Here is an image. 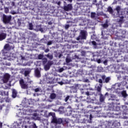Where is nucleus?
Listing matches in <instances>:
<instances>
[{"instance_id":"2eb2a0df","label":"nucleus","mask_w":128,"mask_h":128,"mask_svg":"<svg viewBox=\"0 0 128 128\" xmlns=\"http://www.w3.org/2000/svg\"><path fill=\"white\" fill-rule=\"evenodd\" d=\"M6 38V34L4 33H1L0 34V42L2 40H4Z\"/></svg>"},{"instance_id":"f03ea898","label":"nucleus","mask_w":128,"mask_h":128,"mask_svg":"<svg viewBox=\"0 0 128 128\" xmlns=\"http://www.w3.org/2000/svg\"><path fill=\"white\" fill-rule=\"evenodd\" d=\"M10 44H6L4 46V49L2 50V54L4 56V60H8L10 56Z\"/></svg>"},{"instance_id":"4468645a","label":"nucleus","mask_w":128,"mask_h":128,"mask_svg":"<svg viewBox=\"0 0 128 128\" xmlns=\"http://www.w3.org/2000/svg\"><path fill=\"white\" fill-rule=\"evenodd\" d=\"M58 112H59L60 114H64V112H66V110L64 108V107L60 106L58 109Z\"/></svg>"},{"instance_id":"72a5a7b5","label":"nucleus","mask_w":128,"mask_h":128,"mask_svg":"<svg viewBox=\"0 0 128 128\" xmlns=\"http://www.w3.org/2000/svg\"><path fill=\"white\" fill-rule=\"evenodd\" d=\"M31 128H38V126H36V124L34 123L31 126Z\"/></svg>"},{"instance_id":"20e7f679","label":"nucleus","mask_w":128,"mask_h":128,"mask_svg":"<svg viewBox=\"0 0 128 128\" xmlns=\"http://www.w3.org/2000/svg\"><path fill=\"white\" fill-rule=\"evenodd\" d=\"M100 78H100L98 80V82L100 84V86H102V83L104 84H108V82H110V77H107L104 74V75H100Z\"/></svg>"},{"instance_id":"4be33fe9","label":"nucleus","mask_w":128,"mask_h":128,"mask_svg":"<svg viewBox=\"0 0 128 128\" xmlns=\"http://www.w3.org/2000/svg\"><path fill=\"white\" fill-rule=\"evenodd\" d=\"M30 70H26L24 72V76H28L30 74Z\"/></svg>"},{"instance_id":"774afa93","label":"nucleus","mask_w":128,"mask_h":128,"mask_svg":"<svg viewBox=\"0 0 128 128\" xmlns=\"http://www.w3.org/2000/svg\"><path fill=\"white\" fill-rule=\"evenodd\" d=\"M105 0L106 2L107 0Z\"/></svg>"},{"instance_id":"2f4dec72","label":"nucleus","mask_w":128,"mask_h":128,"mask_svg":"<svg viewBox=\"0 0 128 128\" xmlns=\"http://www.w3.org/2000/svg\"><path fill=\"white\" fill-rule=\"evenodd\" d=\"M97 91L98 92H102V88H100V86H98L97 87Z\"/></svg>"},{"instance_id":"9b49d317","label":"nucleus","mask_w":128,"mask_h":128,"mask_svg":"<svg viewBox=\"0 0 128 128\" xmlns=\"http://www.w3.org/2000/svg\"><path fill=\"white\" fill-rule=\"evenodd\" d=\"M80 84H74L73 86L70 87V88L72 90H74V92H76V90L80 89Z\"/></svg>"},{"instance_id":"7ed1b4c3","label":"nucleus","mask_w":128,"mask_h":128,"mask_svg":"<svg viewBox=\"0 0 128 128\" xmlns=\"http://www.w3.org/2000/svg\"><path fill=\"white\" fill-rule=\"evenodd\" d=\"M42 64L44 66L45 70H48L50 68V66H52L54 62L51 60L48 61V58H44L42 59Z\"/></svg>"},{"instance_id":"603ef678","label":"nucleus","mask_w":128,"mask_h":128,"mask_svg":"<svg viewBox=\"0 0 128 128\" xmlns=\"http://www.w3.org/2000/svg\"><path fill=\"white\" fill-rule=\"evenodd\" d=\"M86 96H90V92H86Z\"/></svg>"},{"instance_id":"7c9ffc66","label":"nucleus","mask_w":128,"mask_h":128,"mask_svg":"<svg viewBox=\"0 0 128 128\" xmlns=\"http://www.w3.org/2000/svg\"><path fill=\"white\" fill-rule=\"evenodd\" d=\"M72 62V60L69 58H66V64H69V62Z\"/></svg>"},{"instance_id":"69168bd1","label":"nucleus","mask_w":128,"mask_h":128,"mask_svg":"<svg viewBox=\"0 0 128 128\" xmlns=\"http://www.w3.org/2000/svg\"><path fill=\"white\" fill-rule=\"evenodd\" d=\"M112 124H114V123H112Z\"/></svg>"},{"instance_id":"473e14b6","label":"nucleus","mask_w":128,"mask_h":128,"mask_svg":"<svg viewBox=\"0 0 128 128\" xmlns=\"http://www.w3.org/2000/svg\"><path fill=\"white\" fill-rule=\"evenodd\" d=\"M70 96H67L65 98V102H68V100H70Z\"/></svg>"},{"instance_id":"c756f323","label":"nucleus","mask_w":128,"mask_h":128,"mask_svg":"<svg viewBox=\"0 0 128 128\" xmlns=\"http://www.w3.org/2000/svg\"><path fill=\"white\" fill-rule=\"evenodd\" d=\"M116 10L118 14H120V6H118L116 8Z\"/></svg>"},{"instance_id":"6e6552de","label":"nucleus","mask_w":128,"mask_h":128,"mask_svg":"<svg viewBox=\"0 0 128 128\" xmlns=\"http://www.w3.org/2000/svg\"><path fill=\"white\" fill-rule=\"evenodd\" d=\"M126 34V30L122 29H120L116 32V36H118V38H120V37H122V36H124V34Z\"/></svg>"},{"instance_id":"f3484780","label":"nucleus","mask_w":128,"mask_h":128,"mask_svg":"<svg viewBox=\"0 0 128 128\" xmlns=\"http://www.w3.org/2000/svg\"><path fill=\"white\" fill-rule=\"evenodd\" d=\"M106 98V97L102 95V94H101L100 96V102H104V100Z\"/></svg>"},{"instance_id":"393cba45","label":"nucleus","mask_w":128,"mask_h":128,"mask_svg":"<svg viewBox=\"0 0 128 128\" xmlns=\"http://www.w3.org/2000/svg\"><path fill=\"white\" fill-rule=\"evenodd\" d=\"M56 78H53L52 80H50L48 83L50 84H56Z\"/></svg>"},{"instance_id":"c85d7f7f","label":"nucleus","mask_w":128,"mask_h":128,"mask_svg":"<svg viewBox=\"0 0 128 128\" xmlns=\"http://www.w3.org/2000/svg\"><path fill=\"white\" fill-rule=\"evenodd\" d=\"M38 60H43V58H44V54H40L38 56Z\"/></svg>"},{"instance_id":"e2e57ef3","label":"nucleus","mask_w":128,"mask_h":128,"mask_svg":"<svg viewBox=\"0 0 128 128\" xmlns=\"http://www.w3.org/2000/svg\"><path fill=\"white\" fill-rule=\"evenodd\" d=\"M25 128H28V126H25Z\"/></svg>"},{"instance_id":"5701e85b","label":"nucleus","mask_w":128,"mask_h":128,"mask_svg":"<svg viewBox=\"0 0 128 128\" xmlns=\"http://www.w3.org/2000/svg\"><path fill=\"white\" fill-rule=\"evenodd\" d=\"M56 98V95L54 93H52L50 95V98L51 100H54Z\"/></svg>"},{"instance_id":"c9c22d12","label":"nucleus","mask_w":128,"mask_h":128,"mask_svg":"<svg viewBox=\"0 0 128 128\" xmlns=\"http://www.w3.org/2000/svg\"><path fill=\"white\" fill-rule=\"evenodd\" d=\"M47 44L48 46H50L51 44H52V41H48L47 43Z\"/></svg>"},{"instance_id":"8fccbe9b","label":"nucleus","mask_w":128,"mask_h":128,"mask_svg":"<svg viewBox=\"0 0 128 128\" xmlns=\"http://www.w3.org/2000/svg\"><path fill=\"white\" fill-rule=\"evenodd\" d=\"M2 128V123L0 122V128Z\"/></svg>"},{"instance_id":"338daca9","label":"nucleus","mask_w":128,"mask_h":128,"mask_svg":"<svg viewBox=\"0 0 128 128\" xmlns=\"http://www.w3.org/2000/svg\"><path fill=\"white\" fill-rule=\"evenodd\" d=\"M92 4H94V2H93Z\"/></svg>"},{"instance_id":"0eeeda50","label":"nucleus","mask_w":128,"mask_h":128,"mask_svg":"<svg viewBox=\"0 0 128 128\" xmlns=\"http://www.w3.org/2000/svg\"><path fill=\"white\" fill-rule=\"evenodd\" d=\"M19 82L22 90H28V82H24V79L20 80Z\"/></svg>"},{"instance_id":"79ce46f5","label":"nucleus","mask_w":128,"mask_h":128,"mask_svg":"<svg viewBox=\"0 0 128 128\" xmlns=\"http://www.w3.org/2000/svg\"><path fill=\"white\" fill-rule=\"evenodd\" d=\"M92 108H94V110H98V108H100L98 106H94V108L92 107Z\"/></svg>"},{"instance_id":"f257e3e1","label":"nucleus","mask_w":128,"mask_h":128,"mask_svg":"<svg viewBox=\"0 0 128 128\" xmlns=\"http://www.w3.org/2000/svg\"><path fill=\"white\" fill-rule=\"evenodd\" d=\"M50 116H52V120L51 122L53 124H68L70 122V119L68 118H64L62 119V118H57L56 116V113L54 112H49L48 114V118Z\"/></svg>"},{"instance_id":"f704fd0d","label":"nucleus","mask_w":128,"mask_h":128,"mask_svg":"<svg viewBox=\"0 0 128 128\" xmlns=\"http://www.w3.org/2000/svg\"><path fill=\"white\" fill-rule=\"evenodd\" d=\"M25 104L26 105V106H27L26 107V108H28V106H30V103L29 102H25Z\"/></svg>"},{"instance_id":"09e8293b","label":"nucleus","mask_w":128,"mask_h":128,"mask_svg":"<svg viewBox=\"0 0 128 128\" xmlns=\"http://www.w3.org/2000/svg\"><path fill=\"white\" fill-rule=\"evenodd\" d=\"M95 112H100V110H95Z\"/></svg>"},{"instance_id":"412c9836","label":"nucleus","mask_w":128,"mask_h":128,"mask_svg":"<svg viewBox=\"0 0 128 128\" xmlns=\"http://www.w3.org/2000/svg\"><path fill=\"white\" fill-rule=\"evenodd\" d=\"M119 24H122L124 23V16H122L118 20Z\"/></svg>"},{"instance_id":"9d476101","label":"nucleus","mask_w":128,"mask_h":128,"mask_svg":"<svg viewBox=\"0 0 128 128\" xmlns=\"http://www.w3.org/2000/svg\"><path fill=\"white\" fill-rule=\"evenodd\" d=\"M72 4H68L66 6H64V10H66V12H68V10H72Z\"/></svg>"},{"instance_id":"bf43d9fd","label":"nucleus","mask_w":128,"mask_h":128,"mask_svg":"<svg viewBox=\"0 0 128 128\" xmlns=\"http://www.w3.org/2000/svg\"><path fill=\"white\" fill-rule=\"evenodd\" d=\"M127 14L128 15V8L127 9Z\"/></svg>"},{"instance_id":"0e129e2a","label":"nucleus","mask_w":128,"mask_h":128,"mask_svg":"<svg viewBox=\"0 0 128 128\" xmlns=\"http://www.w3.org/2000/svg\"><path fill=\"white\" fill-rule=\"evenodd\" d=\"M96 6H98V4H96Z\"/></svg>"},{"instance_id":"3c124183","label":"nucleus","mask_w":128,"mask_h":128,"mask_svg":"<svg viewBox=\"0 0 128 128\" xmlns=\"http://www.w3.org/2000/svg\"><path fill=\"white\" fill-rule=\"evenodd\" d=\"M82 56H84V54H86V52H84V51H83L82 52Z\"/></svg>"},{"instance_id":"a18cd8bd","label":"nucleus","mask_w":128,"mask_h":128,"mask_svg":"<svg viewBox=\"0 0 128 128\" xmlns=\"http://www.w3.org/2000/svg\"><path fill=\"white\" fill-rule=\"evenodd\" d=\"M48 24H49L50 26H52V22H48Z\"/></svg>"},{"instance_id":"bb28decb","label":"nucleus","mask_w":128,"mask_h":128,"mask_svg":"<svg viewBox=\"0 0 128 128\" xmlns=\"http://www.w3.org/2000/svg\"><path fill=\"white\" fill-rule=\"evenodd\" d=\"M96 14L94 12H91V18H96Z\"/></svg>"},{"instance_id":"a19ab883","label":"nucleus","mask_w":128,"mask_h":128,"mask_svg":"<svg viewBox=\"0 0 128 128\" xmlns=\"http://www.w3.org/2000/svg\"><path fill=\"white\" fill-rule=\"evenodd\" d=\"M58 84H60V86H62V84H64V82H62V81H61L58 82Z\"/></svg>"},{"instance_id":"dca6fc26","label":"nucleus","mask_w":128,"mask_h":128,"mask_svg":"<svg viewBox=\"0 0 128 128\" xmlns=\"http://www.w3.org/2000/svg\"><path fill=\"white\" fill-rule=\"evenodd\" d=\"M0 96H8V92H6V91H0Z\"/></svg>"},{"instance_id":"b1692460","label":"nucleus","mask_w":128,"mask_h":128,"mask_svg":"<svg viewBox=\"0 0 128 128\" xmlns=\"http://www.w3.org/2000/svg\"><path fill=\"white\" fill-rule=\"evenodd\" d=\"M6 97V98H4V99L5 100L6 102H10L11 100H10V98H8V96H5Z\"/></svg>"},{"instance_id":"864d4df0","label":"nucleus","mask_w":128,"mask_h":128,"mask_svg":"<svg viewBox=\"0 0 128 128\" xmlns=\"http://www.w3.org/2000/svg\"><path fill=\"white\" fill-rule=\"evenodd\" d=\"M2 106H4V105H2L0 106V110H2Z\"/></svg>"},{"instance_id":"58836bf2","label":"nucleus","mask_w":128,"mask_h":128,"mask_svg":"<svg viewBox=\"0 0 128 128\" xmlns=\"http://www.w3.org/2000/svg\"><path fill=\"white\" fill-rule=\"evenodd\" d=\"M92 44L93 46H96V41H92Z\"/></svg>"},{"instance_id":"39448f33","label":"nucleus","mask_w":128,"mask_h":128,"mask_svg":"<svg viewBox=\"0 0 128 128\" xmlns=\"http://www.w3.org/2000/svg\"><path fill=\"white\" fill-rule=\"evenodd\" d=\"M10 20H12V16H6L4 14H3L2 22L4 24H10Z\"/></svg>"},{"instance_id":"1a4fd4ad","label":"nucleus","mask_w":128,"mask_h":128,"mask_svg":"<svg viewBox=\"0 0 128 128\" xmlns=\"http://www.w3.org/2000/svg\"><path fill=\"white\" fill-rule=\"evenodd\" d=\"M10 75L8 74H4L2 80L4 82V84H6L8 80H10Z\"/></svg>"},{"instance_id":"a878e982","label":"nucleus","mask_w":128,"mask_h":128,"mask_svg":"<svg viewBox=\"0 0 128 128\" xmlns=\"http://www.w3.org/2000/svg\"><path fill=\"white\" fill-rule=\"evenodd\" d=\"M29 30H34V25H32V23L29 24Z\"/></svg>"},{"instance_id":"680f3d73","label":"nucleus","mask_w":128,"mask_h":128,"mask_svg":"<svg viewBox=\"0 0 128 128\" xmlns=\"http://www.w3.org/2000/svg\"><path fill=\"white\" fill-rule=\"evenodd\" d=\"M90 118H92V114L90 115Z\"/></svg>"},{"instance_id":"4d7b16f0","label":"nucleus","mask_w":128,"mask_h":128,"mask_svg":"<svg viewBox=\"0 0 128 128\" xmlns=\"http://www.w3.org/2000/svg\"><path fill=\"white\" fill-rule=\"evenodd\" d=\"M58 6H60V2H58Z\"/></svg>"},{"instance_id":"c03bdc74","label":"nucleus","mask_w":128,"mask_h":128,"mask_svg":"<svg viewBox=\"0 0 128 128\" xmlns=\"http://www.w3.org/2000/svg\"><path fill=\"white\" fill-rule=\"evenodd\" d=\"M44 52H50V49L46 48V49L45 50Z\"/></svg>"},{"instance_id":"e433bc0d","label":"nucleus","mask_w":128,"mask_h":128,"mask_svg":"<svg viewBox=\"0 0 128 128\" xmlns=\"http://www.w3.org/2000/svg\"><path fill=\"white\" fill-rule=\"evenodd\" d=\"M35 92H40V88H36L34 90Z\"/></svg>"},{"instance_id":"4c0bfd02","label":"nucleus","mask_w":128,"mask_h":128,"mask_svg":"<svg viewBox=\"0 0 128 128\" xmlns=\"http://www.w3.org/2000/svg\"><path fill=\"white\" fill-rule=\"evenodd\" d=\"M65 28L66 30H68V28H70V24H67L65 26Z\"/></svg>"},{"instance_id":"de8ad7c7","label":"nucleus","mask_w":128,"mask_h":128,"mask_svg":"<svg viewBox=\"0 0 128 128\" xmlns=\"http://www.w3.org/2000/svg\"><path fill=\"white\" fill-rule=\"evenodd\" d=\"M21 56V60H24V58H25L24 56Z\"/></svg>"},{"instance_id":"052dcab7","label":"nucleus","mask_w":128,"mask_h":128,"mask_svg":"<svg viewBox=\"0 0 128 128\" xmlns=\"http://www.w3.org/2000/svg\"><path fill=\"white\" fill-rule=\"evenodd\" d=\"M76 128H79L78 126H76Z\"/></svg>"},{"instance_id":"aec40b11","label":"nucleus","mask_w":128,"mask_h":128,"mask_svg":"<svg viewBox=\"0 0 128 128\" xmlns=\"http://www.w3.org/2000/svg\"><path fill=\"white\" fill-rule=\"evenodd\" d=\"M45 56H46V58H49V60H52L54 58V56H52V54H50V53L45 55Z\"/></svg>"},{"instance_id":"cd10ccee","label":"nucleus","mask_w":128,"mask_h":128,"mask_svg":"<svg viewBox=\"0 0 128 128\" xmlns=\"http://www.w3.org/2000/svg\"><path fill=\"white\" fill-rule=\"evenodd\" d=\"M102 27L104 28H108V22H106V23L103 24Z\"/></svg>"},{"instance_id":"6ab92c4d","label":"nucleus","mask_w":128,"mask_h":128,"mask_svg":"<svg viewBox=\"0 0 128 128\" xmlns=\"http://www.w3.org/2000/svg\"><path fill=\"white\" fill-rule=\"evenodd\" d=\"M121 94L122 96H123V98H127L128 96V94H126V90H123L122 92H121Z\"/></svg>"},{"instance_id":"13d9d810","label":"nucleus","mask_w":128,"mask_h":128,"mask_svg":"<svg viewBox=\"0 0 128 128\" xmlns=\"http://www.w3.org/2000/svg\"><path fill=\"white\" fill-rule=\"evenodd\" d=\"M108 94V93L106 92V94H105V96H107Z\"/></svg>"},{"instance_id":"37998d69","label":"nucleus","mask_w":128,"mask_h":128,"mask_svg":"<svg viewBox=\"0 0 128 128\" xmlns=\"http://www.w3.org/2000/svg\"><path fill=\"white\" fill-rule=\"evenodd\" d=\"M97 62L98 64H100V62H102V60L100 59L97 60Z\"/></svg>"},{"instance_id":"ddd939ff","label":"nucleus","mask_w":128,"mask_h":128,"mask_svg":"<svg viewBox=\"0 0 128 128\" xmlns=\"http://www.w3.org/2000/svg\"><path fill=\"white\" fill-rule=\"evenodd\" d=\"M16 96H18V92L16 89H13L12 90V98H16Z\"/></svg>"},{"instance_id":"5fc2aeb1","label":"nucleus","mask_w":128,"mask_h":128,"mask_svg":"<svg viewBox=\"0 0 128 128\" xmlns=\"http://www.w3.org/2000/svg\"><path fill=\"white\" fill-rule=\"evenodd\" d=\"M6 14H8V10H6Z\"/></svg>"},{"instance_id":"a211bd4d","label":"nucleus","mask_w":128,"mask_h":128,"mask_svg":"<svg viewBox=\"0 0 128 128\" xmlns=\"http://www.w3.org/2000/svg\"><path fill=\"white\" fill-rule=\"evenodd\" d=\"M107 12H110V14H114V10H112V8L110 6L108 7L107 9Z\"/></svg>"},{"instance_id":"6e6d98bb","label":"nucleus","mask_w":128,"mask_h":128,"mask_svg":"<svg viewBox=\"0 0 128 128\" xmlns=\"http://www.w3.org/2000/svg\"><path fill=\"white\" fill-rule=\"evenodd\" d=\"M93 2H94L96 3L97 1H96V0H94Z\"/></svg>"},{"instance_id":"423d86ee","label":"nucleus","mask_w":128,"mask_h":128,"mask_svg":"<svg viewBox=\"0 0 128 128\" xmlns=\"http://www.w3.org/2000/svg\"><path fill=\"white\" fill-rule=\"evenodd\" d=\"M76 40H86V32L84 30L80 31V35L76 38Z\"/></svg>"},{"instance_id":"ea45409f","label":"nucleus","mask_w":128,"mask_h":128,"mask_svg":"<svg viewBox=\"0 0 128 128\" xmlns=\"http://www.w3.org/2000/svg\"><path fill=\"white\" fill-rule=\"evenodd\" d=\"M64 68H60L59 69V72H64Z\"/></svg>"},{"instance_id":"f8f14e48","label":"nucleus","mask_w":128,"mask_h":128,"mask_svg":"<svg viewBox=\"0 0 128 128\" xmlns=\"http://www.w3.org/2000/svg\"><path fill=\"white\" fill-rule=\"evenodd\" d=\"M35 76L36 78H40V71L38 70V68H36L35 70Z\"/></svg>"},{"instance_id":"49530a36","label":"nucleus","mask_w":128,"mask_h":128,"mask_svg":"<svg viewBox=\"0 0 128 128\" xmlns=\"http://www.w3.org/2000/svg\"><path fill=\"white\" fill-rule=\"evenodd\" d=\"M12 6H15V4H14V2H12Z\"/></svg>"}]
</instances>
